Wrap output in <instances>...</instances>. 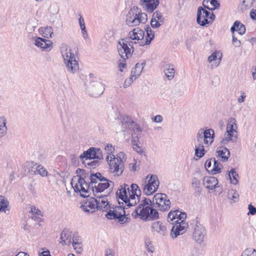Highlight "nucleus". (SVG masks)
<instances>
[{
	"label": "nucleus",
	"instance_id": "36",
	"mask_svg": "<svg viewBox=\"0 0 256 256\" xmlns=\"http://www.w3.org/2000/svg\"><path fill=\"white\" fill-rule=\"evenodd\" d=\"M236 120L234 118H230L228 120V124L226 126V132L238 133L236 130Z\"/></svg>",
	"mask_w": 256,
	"mask_h": 256
},
{
	"label": "nucleus",
	"instance_id": "16",
	"mask_svg": "<svg viewBox=\"0 0 256 256\" xmlns=\"http://www.w3.org/2000/svg\"><path fill=\"white\" fill-rule=\"evenodd\" d=\"M90 90L92 96L98 97L100 96L104 90V87L100 79L90 83Z\"/></svg>",
	"mask_w": 256,
	"mask_h": 256
},
{
	"label": "nucleus",
	"instance_id": "33",
	"mask_svg": "<svg viewBox=\"0 0 256 256\" xmlns=\"http://www.w3.org/2000/svg\"><path fill=\"white\" fill-rule=\"evenodd\" d=\"M10 210V202L8 198L3 196H0V212L6 213Z\"/></svg>",
	"mask_w": 256,
	"mask_h": 256
},
{
	"label": "nucleus",
	"instance_id": "42",
	"mask_svg": "<svg viewBox=\"0 0 256 256\" xmlns=\"http://www.w3.org/2000/svg\"><path fill=\"white\" fill-rule=\"evenodd\" d=\"M204 146L202 144H198L195 147V154L196 155L200 158L202 157L204 154Z\"/></svg>",
	"mask_w": 256,
	"mask_h": 256
},
{
	"label": "nucleus",
	"instance_id": "6",
	"mask_svg": "<svg viewBox=\"0 0 256 256\" xmlns=\"http://www.w3.org/2000/svg\"><path fill=\"white\" fill-rule=\"evenodd\" d=\"M130 190L128 186L126 184L121 185L116 192V196L118 204H126V206L130 207L136 204V202L134 199L130 198Z\"/></svg>",
	"mask_w": 256,
	"mask_h": 256
},
{
	"label": "nucleus",
	"instance_id": "49",
	"mask_svg": "<svg viewBox=\"0 0 256 256\" xmlns=\"http://www.w3.org/2000/svg\"><path fill=\"white\" fill-rule=\"evenodd\" d=\"M238 26H236V32H238L240 35H242L246 32V27L244 24L238 20Z\"/></svg>",
	"mask_w": 256,
	"mask_h": 256
},
{
	"label": "nucleus",
	"instance_id": "3",
	"mask_svg": "<svg viewBox=\"0 0 256 256\" xmlns=\"http://www.w3.org/2000/svg\"><path fill=\"white\" fill-rule=\"evenodd\" d=\"M152 204L150 200L146 198H143L132 215L134 217L139 216L141 219L145 220L158 218V212L156 210L153 208Z\"/></svg>",
	"mask_w": 256,
	"mask_h": 256
},
{
	"label": "nucleus",
	"instance_id": "9",
	"mask_svg": "<svg viewBox=\"0 0 256 256\" xmlns=\"http://www.w3.org/2000/svg\"><path fill=\"white\" fill-rule=\"evenodd\" d=\"M152 202L153 206L162 212L168 211L170 208V202L165 194H156Z\"/></svg>",
	"mask_w": 256,
	"mask_h": 256
},
{
	"label": "nucleus",
	"instance_id": "19",
	"mask_svg": "<svg viewBox=\"0 0 256 256\" xmlns=\"http://www.w3.org/2000/svg\"><path fill=\"white\" fill-rule=\"evenodd\" d=\"M96 200L93 197H90L82 202L80 206L82 210L87 213H93L97 209Z\"/></svg>",
	"mask_w": 256,
	"mask_h": 256
},
{
	"label": "nucleus",
	"instance_id": "40",
	"mask_svg": "<svg viewBox=\"0 0 256 256\" xmlns=\"http://www.w3.org/2000/svg\"><path fill=\"white\" fill-rule=\"evenodd\" d=\"M164 73L168 80H172L174 78L175 70L172 67V66L168 65V68H166Z\"/></svg>",
	"mask_w": 256,
	"mask_h": 256
},
{
	"label": "nucleus",
	"instance_id": "27",
	"mask_svg": "<svg viewBox=\"0 0 256 256\" xmlns=\"http://www.w3.org/2000/svg\"><path fill=\"white\" fill-rule=\"evenodd\" d=\"M130 188V194H128L130 198V200H132V198L134 199L136 204L138 200V202L140 201V198L141 194L140 189L139 188L138 186L135 184H132Z\"/></svg>",
	"mask_w": 256,
	"mask_h": 256
},
{
	"label": "nucleus",
	"instance_id": "17",
	"mask_svg": "<svg viewBox=\"0 0 256 256\" xmlns=\"http://www.w3.org/2000/svg\"><path fill=\"white\" fill-rule=\"evenodd\" d=\"M34 44L42 49V50L50 51L52 48V42L48 40L40 37H35L32 38Z\"/></svg>",
	"mask_w": 256,
	"mask_h": 256
},
{
	"label": "nucleus",
	"instance_id": "23",
	"mask_svg": "<svg viewBox=\"0 0 256 256\" xmlns=\"http://www.w3.org/2000/svg\"><path fill=\"white\" fill-rule=\"evenodd\" d=\"M203 184L207 189L210 190H212L218 187V180L213 176H204L203 179Z\"/></svg>",
	"mask_w": 256,
	"mask_h": 256
},
{
	"label": "nucleus",
	"instance_id": "60",
	"mask_svg": "<svg viewBox=\"0 0 256 256\" xmlns=\"http://www.w3.org/2000/svg\"><path fill=\"white\" fill-rule=\"evenodd\" d=\"M31 212L33 214H36V215L40 216L41 214L40 210L36 208V206H32L31 207Z\"/></svg>",
	"mask_w": 256,
	"mask_h": 256
},
{
	"label": "nucleus",
	"instance_id": "48",
	"mask_svg": "<svg viewBox=\"0 0 256 256\" xmlns=\"http://www.w3.org/2000/svg\"><path fill=\"white\" fill-rule=\"evenodd\" d=\"M215 162V158H211L208 160L204 164L206 170L210 174V169L212 168L213 164Z\"/></svg>",
	"mask_w": 256,
	"mask_h": 256
},
{
	"label": "nucleus",
	"instance_id": "20",
	"mask_svg": "<svg viewBox=\"0 0 256 256\" xmlns=\"http://www.w3.org/2000/svg\"><path fill=\"white\" fill-rule=\"evenodd\" d=\"M140 4L148 12L152 13L159 4V0H140Z\"/></svg>",
	"mask_w": 256,
	"mask_h": 256
},
{
	"label": "nucleus",
	"instance_id": "51",
	"mask_svg": "<svg viewBox=\"0 0 256 256\" xmlns=\"http://www.w3.org/2000/svg\"><path fill=\"white\" fill-rule=\"evenodd\" d=\"M72 246L76 250V251L80 253L82 251V244L80 242H75L74 237L72 238Z\"/></svg>",
	"mask_w": 256,
	"mask_h": 256
},
{
	"label": "nucleus",
	"instance_id": "54",
	"mask_svg": "<svg viewBox=\"0 0 256 256\" xmlns=\"http://www.w3.org/2000/svg\"><path fill=\"white\" fill-rule=\"evenodd\" d=\"M196 140L198 144H202V141H204V132H202V129H200L197 134H196Z\"/></svg>",
	"mask_w": 256,
	"mask_h": 256
},
{
	"label": "nucleus",
	"instance_id": "53",
	"mask_svg": "<svg viewBox=\"0 0 256 256\" xmlns=\"http://www.w3.org/2000/svg\"><path fill=\"white\" fill-rule=\"evenodd\" d=\"M228 198L236 202L238 200V194L234 191L232 190L228 194Z\"/></svg>",
	"mask_w": 256,
	"mask_h": 256
},
{
	"label": "nucleus",
	"instance_id": "38",
	"mask_svg": "<svg viewBox=\"0 0 256 256\" xmlns=\"http://www.w3.org/2000/svg\"><path fill=\"white\" fill-rule=\"evenodd\" d=\"M134 122V121L132 120L128 116H124L122 122V130L124 132L128 128H130V127L132 126Z\"/></svg>",
	"mask_w": 256,
	"mask_h": 256
},
{
	"label": "nucleus",
	"instance_id": "61",
	"mask_svg": "<svg viewBox=\"0 0 256 256\" xmlns=\"http://www.w3.org/2000/svg\"><path fill=\"white\" fill-rule=\"evenodd\" d=\"M125 60H123V61L122 62H119L118 63V67L119 68V70L121 72H124V68L126 67V63L125 62Z\"/></svg>",
	"mask_w": 256,
	"mask_h": 256
},
{
	"label": "nucleus",
	"instance_id": "18",
	"mask_svg": "<svg viewBox=\"0 0 256 256\" xmlns=\"http://www.w3.org/2000/svg\"><path fill=\"white\" fill-rule=\"evenodd\" d=\"M114 186V183L112 182L104 177V178H102V181L99 182V184L96 185V188L93 189L94 194V193L102 194V192H104L108 188H110L111 189H112ZM110 190L112 191L111 190Z\"/></svg>",
	"mask_w": 256,
	"mask_h": 256
},
{
	"label": "nucleus",
	"instance_id": "58",
	"mask_svg": "<svg viewBox=\"0 0 256 256\" xmlns=\"http://www.w3.org/2000/svg\"><path fill=\"white\" fill-rule=\"evenodd\" d=\"M134 80V78H132V76H130V78H126L125 80L124 84V88L128 87L132 84Z\"/></svg>",
	"mask_w": 256,
	"mask_h": 256
},
{
	"label": "nucleus",
	"instance_id": "26",
	"mask_svg": "<svg viewBox=\"0 0 256 256\" xmlns=\"http://www.w3.org/2000/svg\"><path fill=\"white\" fill-rule=\"evenodd\" d=\"M222 56V54L221 52L220 51H216L213 52L211 55L208 57V61L209 63L213 62L214 64L212 66L217 67L221 62Z\"/></svg>",
	"mask_w": 256,
	"mask_h": 256
},
{
	"label": "nucleus",
	"instance_id": "45",
	"mask_svg": "<svg viewBox=\"0 0 256 256\" xmlns=\"http://www.w3.org/2000/svg\"><path fill=\"white\" fill-rule=\"evenodd\" d=\"M36 170L34 171V173L38 172V174H40L42 176H47L48 172L46 170L42 165L39 164L36 166Z\"/></svg>",
	"mask_w": 256,
	"mask_h": 256
},
{
	"label": "nucleus",
	"instance_id": "2",
	"mask_svg": "<svg viewBox=\"0 0 256 256\" xmlns=\"http://www.w3.org/2000/svg\"><path fill=\"white\" fill-rule=\"evenodd\" d=\"M186 214L178 210H171L168 216V221L174 226L171 230L170 236L172 238L184 233L188 224L185 222Z\"/></svg>",
	"mask_w": 256,
	"mask_h": 256
},
{
	"label": "nucleus",
	"instance_id": "32",
	"mask_svg": "<svg viewBox=\"0 0 256 256\" xmlns=\"http://www.w3.org/2000/svg\"><path fill=\"white\" fill-rule=\"evenodd\" d=\"M202 5L205 8L214 10L218 8L220 4L217 0H204Z\"/></svg>",
	"mask_w": 256,
	"mask_h": 256
},
{
	"label": "nucleus",
	"instance_id": "14",
	"mask_svg": "<svg viewBox=\"0 0 256 256\" xmlns=\"http://www.w3.org/2000/svg\"><path fill=\"white\" fill-rule=\"evenodd\" d=\"M108 162L109 164L110 172L114 173L115 176H119L122 174L124 166L120 158L114 157L109 159V162Z\"/></svg>",
	"mask_w": 256,
	"mask_h": 256
},
{
	"label": "nucleus",
	"instance_id": "29",
	"mask_svg": "<svg viewBox=\"0 0 256 256\" xmlns=\"http://www.w3.org/2000/svg\"><path fill=\"white\" fill-rule=\"evenodd\" d=\"M204 132V143L206 146L212 144L214 141V132L212 129H207L206 130L202 129Z\"/></svg>",
	"mask_w": 256,
	"mask_h": 256
},
{
	"label": "nucleus",
	"instance_id": "24",
	"mask_svg": "<svg viewBox=\"0 0 256 256\" xmlns=\"http://www.w3.org/2000/svg\"><path fill=\"white\" fill-rule=\"evenodd\" d=\"M128 36L132 40L138 41L140 40V42H144V32L138 28H134L130 32Z\"/></svg>",
	"mask_w": 256,
	"mask_h": 256
},
{
	"label": "nucleus",
	"instance_id": "62",
	"mask_svg": "<svg viewBox=\"0 0 256 256\" xmlns=\"http://www.w3.org/2000/svg\"><path fill=\"white\" fill-rule=\"evenodd\" d=\"M232 43L234 44V46L236 47H238L240 45V41L238 40L237 38L234 36V35L232 36Z\"/></svg>",
	"mask_w": 256,
	"mask_h": 256
},
{
	"label": "nucleus",
	"instance_id": "11",
	"mask_svg": "<svg viewBox=\"0 0 256 256\" xmlns=\"http://www.w3.org/2000/svg\"><path fill=\"white\" fill-rule=\"evenodd\" d=\"M215 16L202 6L198 8L197 12V22L202 26L212 23L214 20Z\"/></svg>",
	"mask_w": 256,
	"mask_h": 256
},
{
	"label": "nucleus",
	"instance_id": "4",
	"mask_svg": "<svg viewBox=\"0 0 256 256\" xmlns=\"http://www.w3.org/2000/svg\"><path fill=\"white\" fill-rule=\"evenodd\" d=\"M60 52L66 70L70 73H76L79 70V65L76 54L70 48L65 44L60 46Z\"/></svg>",
	"mask_w": 256,
	"mask_h": 256
},
{
	"label": "nucleus",
	"instance_id": "63",
	"mask_svg": "<svg viewBox=\"0 0 256 256\" xmlns=\"http://www.w3.org/2000/svg\"><path fill=\"white\" fill-rule=\"evenodd\" d=\"M34 26H32L30 24L26 25V30L29 33H32L34 30Z\"/></svg>",
	"mask_w": 256,
	"mask_h": 256
},
{
	"label": "nucleus",
	"instance_id": "37",
	"mask_svg": "<svg viewBox=\"0 0 256 256\" xmlns=\"http://www.w3.org/2000/svg\"><path fill=\"white\" fill-rule=\"evenodd\" d=\"M134 122V121L132 120L128 116H124L122 122V130L124 132L128 128H130V127L132 126Z\"/></svg>",
	"mask_w": 256,
	"mask_h": 256
},
{
	"label": "nucleus",
	"instance_id": "22",
	"mask_svg": "<svg viewBox=\"0 0 256 256\" xmlns=\"http://www.w3.org/2000/svg\"><path fill=\"white\" fill-rule=\"evenodd\" d=\"M164 23V18L162 14L158 12H155L152 16L150 22V24L152 28H159Z\"/></svg>",
	"mask_w": 256,
	"mask_h": 256
},
{
	"label": "nucleus",
	"instance_id": "28",
	"mask_svg": "<svg viewBox=\"0 0 256 256\" xmlns=\"http://www.w3.org/2000/svg\"><path fill=\"white\" fill-rule=\"evenodd\" d=\"M72 232L68 229L64 228L61 232L60 243L62 245L69 246L71 244Z\"/></svg>",
	"mask_w": 256,
	"mask_h": 256
},
{
	"label": "nucleus",
	"instance_id": "46",
	"mask_svg": "<svg viewBox=\"0 0 256 256\" xmlns=\"http://www.w3.org/2000/svg\"><path fill=\"white\" fill-rule=\"evenodd\" d=\"M241 256H256V250L252 248H246L243 251Z\"/></svg>",
	"mask_w": 256,
	"mask_h": 256
},
{
	"label": "nucleus",
	"instance_id": "55",
	"mask_svg": "<svg viewBox=\"0 0 256 256\" xmlns=\"http://www.w3.org/2000/svg\"><path fill=\"white\" fill-rule=\"evenodd\" d=\"M130 128L134 132V134H132V136H136V133L138 132H142V129L140 128V127L134 122V124H132V126L130 127Z\"/></svg>",
	"mask_w": 256,
	"mask_h": 256
},
{
	"label": "nucleus",
	"instance_id": "15",
	"mask_svg": "<svg viewBox=\"0 0 256 256\" xmlns=\"http://www.w3.org/2000/svg\"><path fill=\"white\" fill-rule=\"evenodd\" d=\"M109 192L107 194H99L94 193V196H95L94 199L96 200V206L97 210H106L108 208H110V206L108 202L106 196L111 192L110 189L108 190Z\"/></svg>",
	"mask_w": 256,
	"mask_h": 256
},
{
	"label": "nucleus",
	"instance_id": "34",
	"mask_svg": "<svg viewBox=\"0 0 256 256\" xmlns=\"http://www.w3.org/2000/svg\"><path fill=\"white\" fill-rule=\"evenodd\" d=\"M139 139L140 136H138V134H136V136H132L131 142L133 149L138 154H143L144 151L142 148L138 144V142H139Z\"/></svg>",
	"mask_w": 256,
	"mask_h": 256
},
{
	"label": "nucleus",
	"instance_id": "5",
	"mask_svg": "<svg viewBox=\"0 0 256 256\" xmlns=\"http://www.w3.org/2000/svg\"><path fill=\"white\" fill-rule=\"evenodd\" d=\"M147 20L146 14L142 12L141 9L138 6H134L126 14V23L129 26H134L140 23L145 24Z\"/></svg>",
	"mask_w": 256,
	"mask_h": 256
},
{
	"label": "nucleus",
	"instance_id": "10",
	"mask_svg": "<svg viewBox=\"0 0 256 256\" xmlns=\"http://www.w3.org/2000/svg\"><path fill=\"white\" fill-rule=\"evenodd\" d=\"M192 238L196 242L201 244L206 234L205 228L200 222L198 218H196L192 220Z\"/></svg>",
	"mask_w": 256,
	"mask_h": 256
},
{
	"label": "nucleus",
	"instance_id": "25",
	"mask_svg": "<svg viewBox=\"0 0 256 256\" xmlns=\"http://www.w3.org/2000/svg\"><path fill=\"white\" fill-rule=\"evenodd\" d=\"M146 65V62L142 60L138 62L131 72V76L134 78V80L137 79L141 74L142 72Z\"/></svg>",
	"mask_w": 256,
	"mask_h": 256
},
{
	"label": "nucleus",
	"instance_id": "56",
	"mask_svg": "<svg viewBox=\"0 0 256 256\" xmlns=\"http://www.w3.org/2000/svg\"><path fill=\"white\" fill-rule=\"evenodd\" d=\"M255 0H242V4L246 9L250 8Z\"/></svg>",
	"mask_w": 256,
	"mask_h": 256
},
{
	"label": "nucleus",
	"instance_id": "12",
	"mask_svg": "<svg viewBox=\"0 0 256 256\" xmlns=\"http://www.w3.org/2000/svg\"><path fill=\"white\" fill-rule=\"evenodd\" d=\"M124 40L120 41L118 46V50L120 57L124 60L132 56L134 50V45L132 41L128 42Z\"/></svg>",
	"mask_w": 256,
	"mask_h": 256
},
{
	"label": "nucleus",
	"instance_id": "44",
	"mask_svg": "<svg viewBox=\"0 0 256 256\" xmlns=\"http://www.w3.org/2000/svg\"><path fill=\"white\" fill-rule=\"evenodd\" d=\"M228 176L232 183L236 184L238 182L237 178L238 175L234 169L232 168L230 170V172L228 173Z\"/></svg>",
	"mask_w": 256,
	"mask_h": 256
},
{
	"label": "nucleus",
	"instance_id": "13",
	"mask_svg": "<svg viewBox=\"0 0 256 256\" xmlns=\"http://www.w3.org/2000/svg\"><path fill=\"white\" fill-rule=\"evenodd\" d=\"M80 158L82 161V163L86 164V161L91 160L92 159L102 158V152L100 148H90L81 154Z\"/></svg>",
	"mask_w": 256,
	"mask_h": 256
},
{
	"label": "nucleus",
	"instance_id": "8",
	"mask_svg": "<svg viewBox=\"0 0 256 256\" xmlns=\"http://www.w3.org/2000/svg\"><path fill=\"white\" fill-rule=\"evenodd\" d=\"M128 207L126 206V204H121L115 207H113L112 209L110 208V210L106 214V216L109 219H118V222L122 224H124L128 222L130 220L126 216L125 208H128Z\"/></svg>",
	"mask_w": 256,
	"mask_h": 256
},
{
	"label": "nucleus",
	"instance_id": "7",
	"mask_svg": "<svg viewBox=\"0 0 256 256\" xmlns=\"http://www.w3.org/2000/svg\"><path fill=\"white\" fill-rule=\"evenodd\" d=\"M159 184V180L156 175H148L143 180L141 188L145 194L150 196L157 190Z\"/></svg>",
	"mask_w": 256,
	"mask_h": 256
},
{
	"label": "nucleus",
	"instance_id": "30",
	"mask_svg": "<svg viewBox=\"0 0 256 256\" xmlns=\"http://www.w3.org/2000/svg\"><path fill=\"white\" fill-rule=\"evenodd\" d=\"M144 30L146 32V36L144 42H140V46L149 44L154 37V33L148 25L145 26Z\"/></svg>",
	"mask_w": 256,
	"mask_h": 256
},
{
	"label": "nucleus",
	"instance_id": "43",
	"mask_svg": "<svg viewBox=\"0 0 256 256\" xmlns=\"http://www.w3.org/2000/svg\"><path fill=\"white\" fill-rule=\"evenodd\" d=\"M40 32H42L43 36L46 38H50L52 34V30L50 26L42 28Z\"/></svg>",
	"mask_w": 256,
	"mask_h": 256
},
{
	"label": "nucleus",
	"instance_id": "41",
	"mask_svg": "<svg viewBox=\"0 0 256 256\" xmlns=\"http://www.w3.org/2000/svg\"><path fill=\"white\" fill-rule=\"evenodd\" d=\"M222 167V164L220 162H218L215 160V162L213 164L212 168L210 170V174H218L221 172V168Z\"/></svg>",
	"mask_w": 256,
	"mask_h": 256
},
{
	"label": "nucleus",
	"instance_id": "52",
	"mask_svg": "<svg viewBox=\"0 0 256 256\" xmlns=\"http://www.w3.org/2000/svg\"><path fill=\"white\" fill-rule=\"evenodd\" d=\"M145 244L147 250L148 252H153L154 248L151 241H150V240L146 238L145 240Z\"/></svg>",
	"mask_w": 256,
	"mask_h": 256
},
{
	"label": "nucleus",
	"instance_id": "31",
	"mask_svg": "<svg viewBox=\"0 0 256 256\" xmlns=\"http://www.w3.org/2000/svg\"><path fill=\"white\" fill-rule=\"evenodd\" d=\"M217 157L222 162H226L230 156V152L229 150L224 146L220 148V149L217 151Z\"/></svg>",
	"mask_w": 256,
	"mask_h": 256
},
{
	"label": "nucleus",
	"instance_id": "59",
	"mask_svg": "<svg viewBox=\"0 0 256 256\" xmlns=\"http://www.w3.org/2000/svg\"><path fill=\"white\" fill-rule=\"evenodd\" d=\"M248 208L249 210L248 214L254 215L256 213V208L252 204H249Z\"/></svg>",
	"mask_w": 256,
	"mask_h": 256
},
{
	"label": "nucleus",
	"instance_id": "21",
	"mask_svg": "<svg viewBox=\"0 0 256 256\" xmlns=\"http://www.w3.org/2000/svg\"><path fill=\"white\" fill-rule=\"evenodd\" d=\"M151 228L152 232L156 233L160 236H164L168 234V230L166 226L159 221L154 222L152 224Z\"/></svg>",
	"mask_w": 256,
	"mask_h": 256
},
{
	"label": "nucleus",
	"instance_id": "64",
	"mask_svg": "<svg viewBox=\"0 0 256 256\" xmlns=\"http://www.w3.org/2000/svg\"><path fill=\"white\" fill-rule=\"evenodd\" d=\"M250 16L252 20L256 19V10L252 9L250 12Z\"/></svg>",
	"mask_w": 256,
	"mask_h": 256
},
{
	"label": "nucleus",
	"instance_id": "47",
	"mask_svg": "<svg viewBox=\"0 0 256 256\" xmlns=\"http://www.w3.org/2000/svg\"><path fill=\"white\" fill-rule=\"evenodd\" d=\"M230 142H236V138H234V140H232V138L230 136V134L228 136L226 132L224 138L220 142V144L222 146H225Z\"/></svg>",
	"mask_w": 256,
	"mask_h": 256
},
{
	"label": "nucleus",
	"instance_id": "57",
	"mask_svg": "<svg viewBox=\"0 0 256 256\" xmlns=\"http://www.w3.org/2000/svg\"><path fill=\"white\" fill-rule=\"evenodd\" d=\"M7 120L4 116L0 117V128H8L6 126Z\"/></svg>",
	"mask_w": 256,
	"mask_h": 256
},
{
	"label": "nucleus",
	"instance_id": "50",
	"mask_svg": "<svg viewBox=\"0 0 256 256\" xmlns=\"http://www.w3.org/2000/svg\"><path fill=\"white\" fill-rule=\"evenodd\" d=\"M85 164L86 166V165H87L88 166V168H94L98 165V160H93L92 161H90V160H88V161H86V164Z\"/></svg>",
	"mask_w": 256,
	"mask_h": 256
},
{
	"label": "nucleus",
	"instance_id": "39",
	"mask_svg": "<svg viewBox=\"0 0 256 256\" xmlns=\"http://www.w3.org/2000/svg\"><path fill=\"white\" fill-rule=\"evenodd\" d=\"M104 149H105L106 152L107 153L106 160L108 162L109 159L112 158H114V157H115L112 154L114 150V148L112 146V144H108L105 146Z\"/></svg>",
	"mask_w": 256,
	"mask_h": 256
},
{
	"label": "nucleus",
	"instance_id": "1",
	"mask_svg": "<svg viewBox=\"0 0 256 256\" xmlns=\"http://www.w3.org/2000/svg\"><path fill=\"white\" fill-rule=\"evenodd\" d=\"M78 175L74 176L72 180V185L76 192H80L81 196L84 197L89 196V190L95 189L96 185L102 180L104 176L99 172L90 174L89 178L90 182L88 184L84 178L82 176L85 175V170L78 168L76 171Z\"/></svg>",
	"mask_w": 256,
	"mask_h": 256
},
{
	"label": "nucleus",
	"instance_id": "35",
	"mask_svg": "<svg viewBox=\"0 0 256 256\" xmlns=\"http://www.w3.org/2000/svg\"><path fill=\"white\" fill-rule=\"evenodd\" d=\"M192 186L194 190L196 195H199L202 191L200 180L196 178H193L192 181Z\"/></svg>",
	"mask_w": 256,
	"mask_h": 256
}]
</instances>
